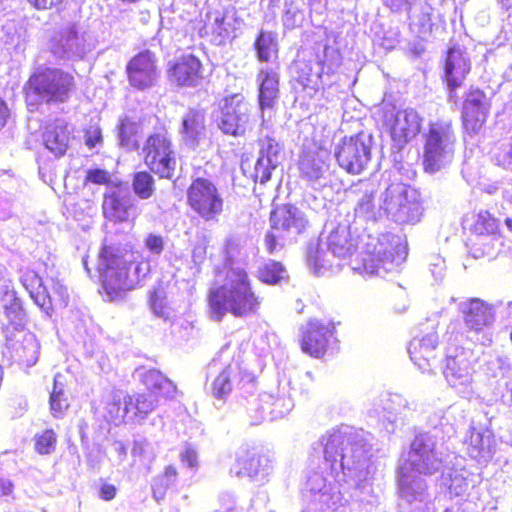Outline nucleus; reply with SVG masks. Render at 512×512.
Here are the masks:
<instances>
[{"label": "nucleus", "instance_id": "nucleus-47", "mask_svg": "<svg viewBox=\"0 0 512 512\" xmlns=\"http://www.w3.org/2000/svg\"><path fill=\"white\" fill-rule=\"evenodd\" d=\"M386 414L383 417L392 424L398 415L406 416L407 412L416 410V403L410 402L404 396L400 394H392L386 401L384 406Z\"/></svg>", "mask_w": 512, "mask_h": 512}, {"label": "nucleus", "instance_id": "nucleus-44", "mask_svg": "<svg viewBox=\"0 0 512 512\" xmlns=\"http://www.w3.org/2000/svg\"><path fill=\"white\" fill-rule=\"evenodd\" d=\"M204 131V114L198 110H189L182 122V133L186 143L194 145Z\"/></svg>", "mask_w": 512, "mask_h": 512}, {"label": "nucleus", "instance_id": "nucleus-16", "mask_svg": "<svg viewBox=\"0 0 512 512\" xmlns=\"http://www.w3.org/2000/svg\"><path fill=\"white\" fill-rule=\"evenodd\" d=\"M102 211L104 217L114 223L134 221L140 215L137 201L128 188L120 185L108 186L103 195Z\"/></svg>", "mask_w": 512, "mask_h": 512}, {"label": "nucleus", "instance_id": "nucleus-1", "mask_svg": "<svg viewBox=\"0 0 512 512\" xmlns=\"http://www.w3.org/2000/svg\"><path fill=\"white\" fill-rule=\"evenodd\" d=\"M373 436L362 429L341 425L327 431L317 443L336 481L356 491V501L372 503L377 466L373 460Z\"/></svg>", "mask_w": 512, "mask_h": 512}, {"label": "nucleus", "instance_id": "nucleus-5", "mask_svg": "<svg viewBox=\"0 0 512 512\" xmlns=\"http://www.w3.org/2000/svg\"><path fill=\"white\" fill-rule=\"evenodd\" d=\"M456 134L449 120H438L429 124L424 134L423 167L425 172L434 174L446 169L453 161Z\"/></svg>", "mask_w": 512, "mask_h": 512}, {"label": "nucleus", "instance_id": "nucleus-14", "mask_svg": "<svg viewBox=\"0 0 512 512\" xmlns=\"http://www.w3.org/2000/svg\"><path fill=\"white\" fill-rule=\"evenodd\" d=\"M372 137L366 133L345 138L335 149L340 167L351 174L361 173L371 159Z\"/></svg>", "mask_w": 512, "mask_h": 512}, {"label": "nucleus", "instance_id": "nucleus-6", "mask_svg": "<svg viewBox=\"0 0 512 512\" xmlns=\"http://www.w3.org/2000/svg\"><path fill=\"white\" fill-rule=\"evenodd\" d=\"M324 58L310 53L299 56L292 66L293 78L310 96L331 83V76L339 65L338 54L334 49L326 47Z\"/></svg>", "mask_w": 512, "mask_h": 512}, {"label": "nucleus", "instance_id": "nucleus-29", "mask_svg": "<svg viewBox=\"0 0 512 512\" xmlns=\"http://www.w3.org/2000/svg\"><path fill=\"white\" fill-rule=\"evenodd\" d=\"M306 488L312 494H319V501L333 512H347L345 504L342 503V495L339 491H332L326 477L320 472L311 473L306 482Z\"/></svg>", "mask_w": 512, "mask_h": 512}, {"label": "nucleus", "instance_id": "nucleus-3", "mask_svg": "<svg viewBox=\"0 0 512 512\" xmlns=\"http://www.w3.org/2000/svg\"><path fill=\"white\" fill-rule=\"evenodd\" d=\"M150 268L148 261H137L133 254L120 256L108 246L100 251L97 263L103 287L110 295L133 289Z\"/></svg>", "mask_w": 512, "mask_h": 512}, {"label": "nucleus", "instance_id": "nucleus-34", "mask_svg": "<svg viewBox=\"0 0 512 512\" xmlns=\"http://www.w3.org/2000/svg\"><path fill=\"white\" fill-rule=\"evenodd\" d=\"M306 262L309 269L317 276L325 275L335 267H339V263L335 261L330 251L326 249L323 239L311 242L308 245Z\"/></svg>", "mask_w": 512, "mask_h": 512}, {"label": "nucleus", "instance_id": "nucleus-10", "mask_svg": "<svg viewBox=\"0 0 512 512\" xmlns=\"http://www.w3.org/2000/svg\"><path fill=\"white\" fill-rule=\"evenodd\" d=\"M437 444L438 437L432 432L417 435L400 469L418 475H432L441 470L444 459Z\"/></svg>", "mask_w": 512, "mask_h": 512}, {"label": "nucleus", "instance_id": "nucleus-32", "mask_svg": "<svg viewBox=\"0 0 512 512\" xmlns=\"http://www.w3.org/2000/svg\"><path fill=\"white\" fill-rule=\"evenodd\" d=\"M267 458L261 456L255 451L241 448L236 457L235 465L231 468V473L236 476H248L250 478L268 473Z\"/></svg>", "mask_w": 512, "mask_h": 512}, {"label": "nucleus", "instance_id": "nucleus-7", "mask_svg": "<svg viewBox=\"0 0 512 512\" xmlns=\"http://www.w3.org/2000/svg\"><path fill=\"white\" fill-rule=\"evenodd\" d=\"M74 86V78L69 73L46 68L30 77L26 88V101L28 105L42 101L63 103L69 98Z\"/></svg>", "mask_w": 512, "mask_h": 512}, {"label": "nucleus", "instance_id": "nucleus-33", "mask_svg": "<svg viewBox=\"0 0 512 512\" xmlns=\"http://www.w3.org/2000/svg\"><path fill=\"white\" fill-rule=\"evenodd\" d=\"M259 86V107L264 122L265 112L274 108L279 96V78L272 69H262L257 77Z\"/></svg>", "mask_w": 512, "mask_h": 512}, {"label": "nucleus", "instance_id": "nucleus-21", "mask_svg": "<svg viewBox=\"0 0 512 512\" xmlns=\"http://www.w3.org/2000/svg\"><path fill=\"white\" fill-rule=\"evenodd\" d=\"M491 108L490 99L480 89H470L462 107V120L465 129L476 133L485 123Z\"/></svg>", "mask_w": 512, "mask_h": 512}, {"label": "nucleus", "instance_id": "nucleus-36", "mask_svg": "<svg viewBox=\"0 0 512 512\" xmlns=\"http://www.w3.org/2000/svg\"><path fill=\"white\" fill-rule=\"evenodd\" d=\"M324 243L335 261L351 256L357 247L356 240L351 237L346 225H339L331 231Z\"/></svg>", "mask_w": 512, "mask_h": 512}, {"label": "nucleus", "instance_id": "nucleus-41", "mask_svg": "<svg viewBox=\"0 0 512 512\" xmlns=\"http://www.w3.org/2000/svg\"><path fill=\"white\" fill-rule=\"evenodd\" d=\"M141 381L147 392H154L158 397L172 398L177 390L176 385L156 369L141 373Z\"/></svg>", "mask_w": 512, "mask_h": 512}, {"label": "nucleus", "instance_id": "nucleus-8", "mask_svg": "<svg viewBox=\"0 0 512 512\" xmlns=\"http://www.w3.org/2000/svg\"><path fill=\"white\" fill-rule=\"evenodd\" d=\"M476 357L472 350L449 346L446 349L443 375L447 384L462 398L471 399L475 393L474 363Z\"/></svg>", "mask_w": 512, "mask_h": 512}, {"label": "nucleus", "instance_id": "nucleus-64", "mask_svg": "<svg viewBox=\"0 0 512 512\" xmlns=\"http://www.w3.org/2000/svg\"><path fill=\"white\" fill-rule=\"evenodd\" d=\"M18 298L16 291L10 279L2 277L0 279V306L5 303H10Z\"/></svg>", "mask_w": 512, "mask_h": 512}, {"label": "nucleus", "instance_id": "nucleus-56", "mask_svg": "<svg viewBox=\"0 0 512 512\" xmlns=\"http://www.w3.org/2000/svg\"><path fill=\"white\" fill-rule=\"evenodd\" d=\"M30 297L47 316H51L53 311V301L52 295L47 286L43 285L39 290L37 289L33 294H30Z\"/></svg>", "mask_w": 512, "mask_h": 512}, {"label": "nucleus", "instance_id": "nucleus-42", "mask_svg": "<svg viewBox=\"0 0 512 512\" xmlns=\"http://www.w3.org/2000/svg\"><path fill=\"white\" fill-rule=\"evenodd\" d=\"M104 418L115 425L127 421L129 422V408L127 396L121 397L118 393L109 395L105 401Z\"/></svg>", "mask_w": 512, "mask_h": 512}, {"label": "nucleus", "instance_id": "nucleus-55", "mask_svg": "<svg viewBox=\"0 0 512 512\" xmlns=\"http://www.w3.org/2000/svg\"><path fill=\"white\" fill-rule=\"evenodd\" d=\"M259 157L270 158L274 163L279 164L280 145L270 137H264L259 140Z\"/></svg>", "mask_w": 512, "mask_h": 512}, {"label": "nucleus", "instance_id": "nucleus-52", "mask_svg": "<svg viewBox=\"0 0 512 512\" xmlns=\"http://www.w3.org/2000/svg\"><path fill=\"white\" fill-rule=\"evenodd\" d=\"M286 277V270L280 262L268 261L259 270V279L268 284H276Z\"/></svg>", "mask_w": 512, "mask_h": 512}, {"label": "nucleus", "instance_id": "nucleus-43", "mask_svg": "<svg viewBox=\"0 0 512 512\" xmlns=\"http://www.w3.org/2000/svg\"><path fill=\"white\" fill-rule=\"evenodd\" d=\"M417 11L408 14L411 29L421 38H426L432 31L431 11L427 3L417 2Z\"/></svg>", "mask_w": 512, "mask_h": 512}, {"label": "nucleus", "instance_id": "nucleus-62", "mask_svg": "<svg viewBox=\"0 0 512 512\" xmlns=\"http://www.w3.org/2000/svg\"><path fill=\"white\" fill-rule=\"evenodd\" d=\"M20 280L29 295L44 285L41 277L33 270L24 271Z\"/></svg>", "mask_w": 512, "mask_h": 512}, {"label": "nucleus", "instance_id": "nucleus-31", "mask_svg": "<svg viewBox=\"0 0 512 512\" xmlns=\"http://www.w3.org/2000/svg\"><path fill=\"white\" fill-rule=\"evenodd\" d=\"M358 187V199L354 208L355 216L364 221H377L384 215V209H382L380 201L379 205L375 203V188L368 182H360Z\"/></svg>", "mask_w": 512, "mask_h": 512}, {"label": "nucleus", "instance_id": "nucleus-24", "mask_svg": "<svg viewBox=\"0 0 512 512\" xmlns=\"http://www.w3.org/2000/svg\"><path fill=\"white\" fill-rule=\"evenodd\" d=\"M252 381V374L243 371L238 362H230L215 377L210 391L214 398L225 400L237 385Z\"/></svg>", "mask_w": 512, "mask_h": 512}, {"label": "nucleus", "instance_id": "nucleus-13", "mask_svg": "<svg viewBox=\"0 0 512 512\" xmlns=\"http://www.w3.org/2000/svg\"><path fill=\"white\" fill-rule=\"evenodd\" d=\"M144 163L161 178H171L176 168V156L170 139L162 133L149 136L143 146Z\"/></svg>", "mask_w": 512, "mask_h": 512}, {"label": "nucleus", "instance_id": "nucleus-26", "mask_svg": "<svg viewBox=\"0 0 512 512\" xmlns=\"http://www.w3.org/2000/svg\"><path fill=\"white\" fill-rule=\"evenodd\" d=\"M333 328L331 323L324 324L318 320L309 321L302 333L301 348L303 352L316 358L323 356Z\"/></svg>", "mask_w": 512, "mask_h": 512}, {"label": "nucleus", "instance_id": "nucleus-17", "mask_svg": "<svg viewBox=\"0 0 512 512\" xmlns=\"http://www.w3.org/2000/svg\"><path fill=\"white\" fill-rule=\"evenodd\" d=\"M254 121L251 106L241 94L225 98L219 122L220 129L233 136H242L251 130Z\"/></svg>", "mask_w": 512, "mask_h": 512}, {"label": "nucleus", "instance_id": "nucleus-58", "mask_svg": "<svg viewBox=\"0 0 512 512\" xmlns=\"http://www.w3.org/2000/svg\"><path fill=\"white\" fill-rule=\"evenodd\" d=\"M85 183L106 185V188L112 185H120V183L112 182L110 172L100 168L88 169L85 176Z\"/></svg>", "mask_w": 512, "mask_h": 512}, {"label": "nucleus", "instance_id": "nucleus-54", "mask_svg": "<svg viewBox=\"0 0 512 512\" xmlns=\"http://www.w3.org/2000/svg\"><path fill=\"white\" fill-rule=\"evenodd\" d=\"M279 164H276L270 158L258 157L254 167V180L261 184L270 180L272 171L276 169Z\"/></svg>", "mask_w": 512, "mask_h": 512}, {"label": "nucleus", "instance_id": "nucleus-53", "mask_svg": "<svg viewBox=\"0 0 512 512\" xmlns=\"http://www.w3.org/2000/svg\"><path fill=\"white\" fill-rule=\"evenodd\" d=\"M497 230V221L488 211H480L472 226V231L478 235L492 234Z\"/></svg>", "mask_w": 512, "mask_h": 512}, {"label": "nucleus", "instance_id": "nucleus-51", "mask_svg": "<svg viewBox=\"0 0 512 512\" xmlns=\"http://www.w3.org/2000/svg\"><path fill=\"white\" fill-rule=\"evenodd\" d=\"M177 478L176 468L168 466L164 474L154 479L152 484L153 497L160 501L164 498L166 490L175 483Z\"/></svg>", "mask_w": 512, "mask_h": 512}, {"label": "nucleus", "instance_id": "nucleus-11", "mask_svg": "<svg viewBox=\"0 0 512 512\" xmlns=\"http://www.w3.org/2000/svg\"><path fill=\"white\" fill-rule=\"evenodd\" d=\"M93 35L77 24L61 27L50 41V51L61 60H81L95 48Z\"/></svg>", "mask_w": 512, "mask_h": 512}, {"label": "nucleus", "instance_id": "nucleus-48", "mask_svg": "<svg viewBox=\"0 0 512 512\" xmlns=\"http://www.w3.org/2000/svg\"><path fill=\"white\" fill-rule=\"evenodd\" d=\"M62 380L63 376L61 374L55 375L53 390L50 394V409L55 418L62 417L65 410L69 407Z\"/></svg>", "mask_w": 512, "mask_h": 512}, {"label": "nucleus", "instance_id": "nucleus-35", "mask_svg": "<svg viewBox=\"0 0 512 512\" xmlns=\"http://www.w3.org/2000/svg\"><path fill=\"white\" fill-rule=\"evenodd\" d=\"M467 453L478 462H488L495 449L491 431L472 429L466 439Z\"/></svg>", "mask_w": 512, "mask_h": 512}, {"label": "nucleus", "instance_id": "nucleus-40", "mask_svg": "<svg viewBox=\"0 0 512 512\" xmlns=\"http://www.w3.org/2000/svg\"><path fill=\"white\" fill-rule=\"evenodd\" d=\"M69 130L63 119L49 124L44 132V144L48 150L60 157L65 154L69 144Z\"/></svg>", "mask_w": 512, "mask_h": 512}, {"label": "nucleus", "instance_id": "nucleus-46", "mask_svg": "<svg viewBox=\"0 0 512 512\" xmlns=\"http://www.w3.org/2000/svg\"><path fill=\"white\" fill-rule=\"evenodd\" d=\"M464 469H451L442 472V484L449 490L451 496H462L469 488V482Z\"/></svg>", "mask_w": 512, "mask_h": 512}, {"label": "nucleus", "instance_id": "nucleus-12", "mask_svg": "<svg viewBox=\"0 0 512 512\" xmlns=\"http://www.w3.org/2000/svg\"><path fill=\"white\" fill-rule=\"evenodd\" d=\"M271 231L266 234L265 245L269 253L281 247L280 238H294L301 234L308 225L305 214L295 206L282 205L271 212Z\"/></svg>", "mask_w": 512, "mask_h": 512}, {"label": "nucleus", "instance_id": "nucleus-20", "mask_svg": "<svg viewBox=\"0 0 512 512\" xmlns=\"http://www.w3.org/2000/svg\"><path fill=\"white\" fill-rule=\"evenodd\" d=\"M241 25L242 20L238 17L235 7L228 5L210 8L205 16L204 28L214 36L215 43L222 44L234 38Z\"/></svg>", "mask_w": 512, "mask_h": 512}, {"label": "nucleus", "instance_id": "nucleus-18", "mask_svg": "<svg viewBox=\"0 0 512 512\" xmlns=\"http://www.w3.org/2000/svg\"><path fill=\"white\" fill-rule=\"evenodd\" d=\"M5 354L14 362L24 367L36 364L40 354V344L34 333L25 328L6 331Z\"/></svg>", "mask_w": 512, "mask_h": 512}, {"label": "nucleus", "instance_id": "nucleus-2", "mask_svg": "<svg viewBox=\"0 0 512 512\" xmlns=\"http://www.w3.org/2000/svg\"><path fill=\"white\" fill-rule=\"evenodd\" d=\"M260 298L254 292L247 272L232 267L226 272L224 283L209 292V306L213 319L219 321L230 312L243 317L257 311Z\"/></svg>", "mask_w": 512, "mask_h": 512}, {"label": "nucleus", "instance_id": "nucleus-23", "mask_svg": "<svg viewBox=\"0 0 512 512\" xmlns=\"http://www.w3.org/2000/svg\"><path fill=\"white\" fill-rule=\"evenodd\" d=\"M127 73L133 87L139 90L152 87L159 75L154 54L145 51L133 57L127 66Z\"/></svg>", "mask_w": 512, "mask_h": 512}, {"label": "nucleus", "instance_id": "nucleus-45", "mask_svg": "<svg viewBox=\"0 0 512 512\" xmlns=\"http://www.w3.org/2000/svg\"><path fill=\"white\" fill-rule=\"evenodd\" d=\"M257 58L261 62H270L277 57L278 42L276 34L261 31L254 42Z\"/></svg>", "mask_w": 512, "mask_h": 512}, {"label": "nucleus", "instance_id": "nucleus-4", "mask_svg": "<svg viewBox=\"0 0 512 512\" xmlns=\"http://www.w3.org/2000/svg\"><path fill=\"white\" fill-rule=\"evenodd\" d=\"M407 254V241L402 235L386 232L378 237L368 236L362 253V267L353 266V269L382 277L396 270Z\"/></svg>", "mask_w": 512, "mask_h": 512}, {"label": "nucleus", "instance_id": "nucleus-22", "mask_svg": "<svg viewBox=\"0 0 512 512\" xmlns=\"http://www.w3.org/2000/svg\"><path fill=\"white\" fill-rule=\"evenodd\" d=\"M438 335L430 332L423 337H414L408 346L411 361L422 373L434 374Z\"/></svg>", "mask_w": 512, "mask_h": 512}, {"label": "nucleus", "instance_id": "nucleus-25", "mask_svg": "<svg viewBox=\"0 0 512 512\" xmlns=\"http://www.w3.org/2000/svg\"><path fill=\"white\" fill-rule=\"evenodd\" d=\"M422 118L414 109L399 110L389 121L393 141L401 148L412 140L421 129Z\"/></svg>", "mask_w": 512, "mask_h": 512}, {"label": "nucleus", "instance_id": "nucleus-61", "mask_svg": "<svg viewBox=\"0 0 512 512\" xmlns=\"http://www.w3.org/2000/svg\"><path fill=\"white\" fill-rule=\"evenodd\" d=\"M429 271L434 277L435 281L440 282L443 280L446 271V264L444 258L439 254H433L429 257Z\"/></svg>", "mask_w": 512, "mask_h": 512}, {"label": "nucleus", "instance_id": "nucleus-39", "mask_svg": "<svg viewBox=\"0 0 512 512\" xmlns=\"http://www.w3.org/2000/svg\"><path fill=\"white\" fill-rule=\"evenodd\" d=\"M300 171L312 185H326L329 166L325 162L324 153L305 155L300 161Z\"/></svg>", "mask_w": 512, "mask_h": 512}, {"label": "nucleus", "instance_id": "nucleus-27", "mask_svg": "<svg viewBox=\"0 0 512 512\" xmlns=\"http://www.w3.org/2000/svg\"><path fill=\"white\" fill-rule=\"evenodd\" d=\"M471 70V61L460 46L451 47L445 59L444 74L451 91L460 87Z\"/></svg>", "mask_w": 512, "mask_h": 512}, {"label": "nucleus", "instance_id": "nucleus-38", "mask_svg": "<svg viewBox=\"0 0 512 512\" xmlns=\"http://www.w3.org/2000/svg\"><path fill=\"white\" fill-rule=\"evenodd\" d=\"M399 493L409 503L424 502L428 498L425 481L420 476L402 469L399 476Z\"/></svg>", "mask_w": 512, "mask_h": 512}, {"label": "nucleus", "instance_id": "nucleus-28", "mask_svg": "<svg viewBox=\"0 0 512 512\" xmlns=\"http://www.w3.org/2000/svg\"><path fill=\"white\" fill-rule=\"evenodd\" d=\"M171 81L177 86L196 87L203 80V67L192 54L181 56L169 69Z\"/></svg>", "mask_w": 512, "mask_h": 512}, {"label": "nucleus", "instance_id": "nucleus-30", "mask_svg": "<svg viewBox=\"0 0 512 512\" xmlns=\"http://www.w3.org/2000/svg\"><path fill=\"white\" fill-rule=\"evenodd\" d=\"M259 410L261 420L273 421L287 415L293 408V400L285 393L276 395L264 392L259 396Z\"/></svg>", "mask_w": 512, "mask_h": 512}, {"label": "nucleus", "instance_id": "nucleus-60", "mask_svg": "<svg viewBox=\"0 0 512 512\" xmlns=\"http://www.w3.org/2000/svg\"><path fill=\"white\" fill-rule=\"evenodd\" d=\"M144 247L152 257L158 258L165 248V240L163 236L149 233L144 238Z\"/></svg>", "mask_w": 512, "mask_h": 512}, {"label": "nucleus", "instance_id": "nucleus-49", "mask_svg": "<svg viewBox=\"0 0 512 512\" xmlns=\"http://www.w3.org/2000/svg\"><path fill=\"white\" fill-rule=\"evenodd\" d=\"M1 307L8 321L6 331L8 329L24 328L26 313L19 298L14 299L10 303H5Z\"/></svg>", "mask_w": 512, "mask_h": 512}, {"label": "nucleus", "instance_id": "nucleus-15", "mask_svg": "<svg viewBox=\"0 0 512 512\" xmlns=\"http://www.w3.org/2000/svg\"><path fill=\"white\" fill-rule=\"evenodd\" d=\"M187 198L191 209L206 221L215 220L222 213L223 199L217 187L207 179H195Z\"/></svg>", "mask_w": 512, "mask_h": 512}, {"label": "nucleus", "instance_id": "nucleus-19", "mask_svg": "<svg viewBox=\"0 0 512 512\" xmlns=\"http://www.w3.org/2000/svg\"><path fill=\"white\" fill-rule=\"evenodd\" d=\"M459 310L468 331L477 335L482 333L481 344L490 343L491 338L486 333V329L493 324L495 319L493 307L479 298H470L459 304Z\"/></svg>", "mask_w": 512, "mask_h": 512}, {"label": "nucleus", "instance_id": "nucleus-37", "mask_svg": "<svg viewBox=\"0 0 512 512\" xmlns=\"http://www.w3.org/2000/svg\"><path fill=\"white\" fill-rule=\"evenodd\" d=\"M129 422L142 423L159 405V397L154 392L127 395Z\"/></svg>", "mask_w": 512, "mask_h": 512}, {"label": "nucleus", "instance_id": "nucleus-63", "mask_svg": "<svg viewBox=\"0 0 512 512\" xmlns=\"http://www.w3.org/2000/svg\"><path fill=\"white\" fill-rule=\"evenodd\" d=\"M150 305L153 313L164 320H168L171 315L170 309L167 307L166 302L163 298H160L154 293L150 298Z\"/></svg>", "mask_w": 512, "mask_h": 512}, {"label": "nucleus", "instance_id": "nucleus-59", "mask_svg": "<svg viewBox=\"0 0 512 512\" xmlns=\"http://www.w3.org/2000/svg\"><path fill=\"white\" fill-rule=\"evenodd\" d=\"M49 291L52 295L53 303L66 306L69 300V293L67 287L59 280L51 279Z\"/></svg>", "mask_w": 512, "mask_h": 512}, {"label": "nucleus", "instance_id": "nucleus-50", "mask_svg": "<svg viewBox=\"0 0 512 512\" xmlns=\"http://www.w3.org/2000/svg\"><path fill=\"white\" fill-rule=\"evenodd\" d=\"M133 192L142 200L149 199L155 192V181L153 176L145 171L134 174L132 181Z\"/></svg>", "mask_w": 512, "mask_h": 512}, {"label": "nucleus", "instance_id": "nucleus-57", "mask_svg": "<svg viewBox=\"0 0 512 512\" xmlns=\"http://www.w3.org/2000/svg\"><path fill=\"white\" fill-rule=\"evenodd\" d=\"M56 446V435L52 430H45L35 436V449L40 454H50Z\"/></svg>", "mask_w": 512, "mask_h": 512}, {"label": "nucleus", "instance_id": "nucleus-9", "mask_svg": "<svg viewBox=\"0 0 512 512\" xmlns=\"http://www.w3.org/2000/svg\"><path fill=\"white\" fill-rule=\"evenodd\" d=\"M384 215L399 224L420 220L422 207L416 192L403 183L390 184L380 195Z\"/></svg>", "mask_w": 512, "mask_h": 512}]
</instances>
